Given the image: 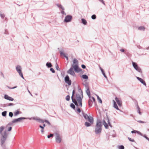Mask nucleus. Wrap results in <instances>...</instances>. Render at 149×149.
Returning a JSON list of instances; mask_svg holds the SVG:
<instances>
[{"instance_id":"f257e3e1","label":"nucleus","mask_w":149,"mask_h":149,"mask_svg":"<svg viewBox=\"0 0 149 149\" xmlns=\"http://www.w3.org/2000/svg\"><path fill=\"white\" fill-rule=\"evenodd\" d=\"M79 93H77L76 95V97H74V95L75 94V90H74L72 91V95L71 97V98L72 102L78 106V104L77 101L78 102L79 106L81 107L82 106V100L83 97V93L81 89L79 90Z\"/></svg>"},{"instance_id":"f03ea898","label":"nucleus","mask_w":149,"mask_h":149,"mask_svg":"<svg viewBox=\"0 0 149 149\" xmlns=\"http://www.w3.org/2000/svg\"><path fill=\"white\" fill-rule=\"evenodd\" d=\"M102 124L100 120H98L96 122V125L95 128V132L96 134H100L101 132L102 129Z\"/></svg>"},{"instance_id":"7ed1b4c3","label":"nucleus","mask_w":149,"mask_h":149,"mask_svg":"<svg viewBox=\"0 0 149 149\" xmlns=\"http://www.w3.org/2000/svg\"><path fill=\"white\" fill-rule=\"evenodd\" d=\"M78 61L76 59H74L72 63V67L76 72H79L81 71V69L79 68L78 66Z\"/></svg>"},{"instance_id":"20e7f679","label":"nucleus","mask_w":149,"mask_h":149,"mask_svg":"<svg viewBox=\"0 0 149 149\" xmlns=\"http://www.w3.org/2000/svg\"><path fill=\"white\" fill-rule=\"evenodd\" d=\"M15 69L16 71L18 73L19 75L23 79H24V77L22 72V68L21 66L20 65H18L16 66Z\"/></svg>"},{"instance_id":"39448f33","label":"nucleus","mask_w":149,"mask_h":149,"mask_svg":"<svg viewBox=\"0 0 149 149\" xmlns=\"http://www.w3.org/2000/svg\"><path fill=\"white\" fill-rule=\"evenodd\" d=\"M132 64L133 66L136 70L137 71H138V72L140 73H142V70H141V68H140V67H139L138 66V65L136 63L133 62H132Z\"/></svg>"},{"instance_id":"423d86ee","label":"nucleus","mask_w":149,"mask_h":149,"mask_svg":"<svg viewBox=\"0 0 149 149\" xmlns=\"http://www.w3.org/2000/svg\"><path fill=\"white\" fill-rule=\"evenodd\" d=\"M2 138L1 139V142L2 144H3L5 142L7 137V134L6 131H5L3 133L1 134Z\"/></svg>"},{"instance_id":"0eeeda50","label":"nucleus","mask_w":149,"mask_h":149,"mask_svg":"<svg viewBox=\"0 0 149 149\" xmlns=\"http://www.w3.org/2000/svg\"><path fill=\"white\" fill-rule=\"evenodd\" d=\"M55 134V139L57 143H59L61 141V138L59 134L57 133H56Z\"/></svg>"},{"instance_id":"6e6552de","label":"nucleus","mask_w":149,"mask_h":149,"mask_svg":"<svg viewBox=\"0 0 149 149\" xmlns=\"http://www.w3.org/2000/svg\"><path fill=\"white\" fill-rule=\"evenodd\" d=\"M65 81L69 86L71 84V81L70 80L69 77L68 75H67L65 77Z\"/></svg>"},{"instance_id":"1a4fd4ad","label":"nucleus","mask_w":149,"mask_h":149,"mask_svg":"<svg viewBox=\"0 0 149 149\" xmlns=\"http://www.w3.org/2000/svg\"><path fill=\"white\" fill-rule=\"evenodd\" d=\"M26 119H27V118L22 117L17 119H14L12 121V122L13 123H14L18 122H20L21 121V120H24Z\"/></svg>"},{"instance_id":"9d476101","label":"nucleus","mask_w":149,"mask_h":149,"mask_svg":"<svg viewBox=\"0 0 149 149\" xmlns=\"http://www.w3.org/2000/svg\"><path fill=\"white\" fill-rule=\"evenodd\" d=\"M73 68V67L70 68L68 71L67 73L73 76H75V74Z\"/></svg>"},{"instance_id":"9b49d317","label":"nucleus","mask_w":149,"mask_h":149,"mask_svg":"<svg viewBox=\"0 0 149 149\" xmlns=\"http://www.w3.org/2000/svg\"><path fill=\"white\" fill-rule=\"evenodd\" d=\"M72 17L70 15H67L65 17L64 22H70L72 19Z\"/></svg>"},{"instance_id":"f8f14e48","label":"nucleus","mask_w":149,"mask_h":149,"mask_svg":"<svg viewBox=\"0 0 149 149\" xmlns=\"http://www.w3.org/2000/svg\"><path fill=\"white\" fill-rule=\"evenodd\" d=\"M89 99L88 102V105L89 106L91 107L92 105L93 101L94 102L95 100V98L93 97H91L90 96V97H89Z\"/></svg>"},{"instance_id":"ddd939ff","label":"nucleus","mask_w":149,"mask_h":149,"mask_svg":"<svg viewBox=\"0 0 149 149\" xmlns=\"http://www.w3.org/2000/svg\"><path fill=\"white\" fill-rule=\"evenodd\" d=\"M4 98L6 100H9L11 101H13L14 100V99L8 96V95H5L4 96Z\"/></svg>"},{"instance_id":"4468645a","label":"nucleus","mask_w":149,"mask_h":149,"mask_svg":"<svg viewBox=\"0 0 149 149\" xmlns=\"http://www.w3.org/2000/svg\"><path fill=\"white\" fill-rule=\"evenodd\" d=\"M136 78L143 85H144L145 86H146V83L142 79L139 77H136Z\"/></svg>"},{"instance_id":"2eb2a0df","label":"nucleus","mask_w":149,"mask_h":149,"mask_svg":"<svg viewBox=\"0 0 149 149\" xmlns=\"http://www.w3.org/2000/svg\"><path fill=\"white\" fill-rule=\"evenodd\" d=\"M115 100L118 105L120 106H121L122 105V101L120 100L119 98L116 97L115 98Z\"/></svg>"},{"instance_id":"dca6fc26","label":"nucleus","mask_w":149,"mask_h":149,"mask_svg":"<svg viewBox=\"0 0 149 149\" xmlns=\"http://www.w3.org/2000/svg\"><path fill=\"white\" fill-rule=\"evenodd\" d=\"M27 119H29L30 120L33 119V120H36L37 121H38L39 122V121H41L40 120V119L39 118L37 117H31V118H27Z\"/></svg>"},{"instance_id":"f3484780","label":"nucleus","mask_w":149,"mask_h":149,"mask_svg":"<svg viewBox=\"0 0 149 149\" xmlns=\"http://www.w3.org/2000/svg\"><path fill=\"white\" fill-rule=\"evenodd\" d=\"M86 120H88L89 122L91 123V124H93V118L92 117L90 116Z\"/></svg>"},{"instance_id":"a211bd4d","label":"nucleus","mask_w":149,"mask_h":149,"mask_svg":"<svg viewBox=\"0 0 149 149\" xmlns=\"http://www.w3.org/2000/svg\"><path fill=\"white\" fill-rule=\"evenodd\" d=\"M138 29L139 30L143 31L145 30V28L144 26H142L139 27L138 28Z\"/></svg>"},{"instance_id":"6ab92c4d","label":"nucleus","mask_w":149,"mask_h":149,"mask_svg":"<svg viewBox=\"0 0 149 149\" xmlns=\"http://www.w3.org/2000/svg\"><path fill=\"white\" fill-rule=\"evenodd\" d=\"M86 93L88 96L89 97H90L91 96L90 95V92L89 90V88L86 89Z\"/></svg>"},{"instance_id":"aec40b11","label":"nucleus","mask_w":149,"mask_h":149,"mask_svg":"<svg viewBox=\"0 0 149 149\" xmlns=\"http://www.w3.org/2000/svg\"><path fill=\"white\" fill-rule=\"evenodd\" d=\"M56 5L59 8L61 9L62 10H64V8L62 6L61 4L58 3L56 4Z\"/></svg>"},{"instance_id":"412c9836","label":"nucleus","mask_w":149,"mask_h":149,"mask_svg":"<svg viewBox=\"0 0 149 149\" xmlns=\"http://www.w3.org/2000/svg\"><path fill=\"white\" fill-rule=\"evenodd\" d=\"M113 107L116 109L118 110H119V109L118 108V107L117 105L116 104V102H115V101L114 100H113Z\"/></svg>"},{"instance_id":"4be33fe9","label":"nucleus","mask_w":149,"mask_h":149,"mask_svg":"<svg viewBox=\"0 0 149 149\" xmlns=\"http://www.w3.org/2000/svg\"><path fill=\"white\" fill-rule=\"evenodd\" d=\"M100 68L102 74H103V76H104V77L106 78H107V76L106 75H105V73L104 72V71L103 70L102 68L100 67Z\"/></svg>"},{"instance_id":"5701e85b","label":"nucleus","mask_w":149,"mask_h":149,"mask_svg":"<svg viewBox=\"0 0 149 149\" xmlns=\"http://www.w3.org/2000/svg\"><path fill=\"white\" fill-rule=\"evenodd\" d=\"M21 113V112L20 111H17L14 113V116H17L18 114H19V113Z\"/></svg>"},{"instance_id":"b1692460","label":"nucleus","mask_w":149,"mask_h":149,"mask_svg":"<svg viewBox=\"0 0 149 149\" xmlns=\"http://www.w3.org/2000/svg\"><path fill=\"white\" fill-rule=\"evenodd\" d=\"M136 108H137V112L140 115H141V113L140 111V108L139 107L138 104H137L136 105Z\"/></svg>"},{"instance_id":"393cba45","label":"nucleus","mask_w":149,"mask_h":149,"mask_svg":"<svg viewBox=\"0 0 149 149\" xmlns=\"http://www.w3.org/2000/svg\"><path fill=\"white\" fill-rule=\"evenodd\" d=\"M103 124L104 125V127L106 129H108V125L106 123V122L104 120H103Z\"/></svg>"},{"instance_id":"a878e982","label":"nucleus","mask_w":149,"mask_h":149,"mask_svg":"<svg viewBox=\"0 0 149 149\" xmlns=\"http://www.w3.org/2000/svg\"><path fill=\"white\" fill-rule=\"evenodd\" d=\"M83 116L84 117V118L86 120H87V119H88V118L90 116H88L87 115V114L85 113H83Z\"/></svg>"},{"instance_id":"bb28decb","label":"nucleus","mask_w":149,"mask_h":149,"mask_svg":"<svg viewBox=\"0 0 149 149\" xmlns=\"http://www.w3.org/2000/svg\"><path fill=\"white\" fill-rule=\"evenodd\" d=\"M46 66L48 68H51L52 65L50 63L47 62L46 64Z\"/></svg>"},{"instance_id":"cd10ccee","label":"nucleus","mask_w":149,"mask_h":149,"mask_svg":"<svg viewBox=\"0 0 149 149\" xmlns=\"http://www.w3.org/2000/svg\"><path fill=\"white\" fill-rule=\"evenodd\" d=\"M91 123L86 122L85 123V125L86 127H89L91 126V125H92Z\"/></svg>"},{"instance_id":"c85d7f7f","label":"nucleus","mask_w":149,"mask_h":149,"mask_svg":"<svg viewBox=\"0 0 149 149\" xmlns=\"http://www.w3.org/2000/svg\"><path fill=\"white\" fill-rule=\"evenodd\" d=\"M81 77L83 79H88V76L86 74H83L81 76Z\"/></svg>"},{"instance_id":"c756f323","label":"nucleus","mask_w":149,"mask_h":149,"mask_svg":"<svg viewBox=\"0 0 149 149\" xmlns=\"http://www.w3.org/2000/svg\"><path fill=\"white\" fill-rule=\"evenodd\" d=\"M82 23L84 25H86L87 23L86 21L84 19H81Z\"/></svg>"},{"instance_id":"7c9ffc66","label":"nucleus","mask_w":149,"mask_h":149,"mask_svg":"<svg viewBox=\"0 0 149 149\" xmlns=\"http://www.w3.org/2000/svg\"><path fill=\"white\" fill-rule=\"evenodd\" d=\"M7 113V112L6 111L3 112L1 113L2 115L4 117L6 116Z\"/></svg>"},{"instance_id":"2f4dec72","label":"nucleus","mask_w":149,"mask_h":149,"mask_svg":"<svg viewBox=\"0 0 149 149\" xmlns=\"http://www.w3.org/2000/svg\"><path fill=\"white\" fill-rule=\"evenodd\" d=\"M141 136L145 138L146 139L148 140V141H149V138L146 135L143 134H142Z\"/></svg>"},{"instance_id":"473e14b6","label":"nucleus","mask_w":149,"mask_h":149,"mask_svg":"<svg viewBox=\"0 0 149 149\" xmlns=\"http://www.w3.org/2000/svg\"><path fill=\"white\" fill-rule=\"evenodd\" d=\"M97 100L98 102L100 103H102V101L101 99L97 95Z\"/></svg>"},{"instance_id":"72a5a7b5","label":"nucleus","mask_w":149,"mask_h":149,"mask_svg":"<svg viewBox=\"0 0 149 149\" xmlns=\"http://www.w3.org/2000/svg\"><path fill=\"white\" fill-rule=\"evenodd\" d=\"M4 128V127L3 126L0 127V134H1V132L3 130Z\"/></svg>"},{"instance_id":"f704fd0d","label":"nucleus","mask_w":149,"mask_h":149,"mask_svg":"<svg viewBox=\"0 0 149 149\" xmlns=\"http://www.w3.org/2000/svg\"><path fill=\"white\" fill-rule=\"evenodd\" d=\"M118 149H124V147L123 145H121L118 146Z\"/></svg>"},{"instance_id":"c9c22d12","label":"nucleus","mask_w":149,"mask_h":149,"mask_svg":"<svg viewBox=\"0 0 149 149\" xmlns=\"http://www.w3.org/2000/svg\"><path fill=\"white\" fill-rule=\"evenodd\" d=\"M96 18V16L95 15H93L91 16V18L93 19H95Z\"/></svg>"},{"instance_id":"e433bc0d","label":"nucleus","mask_w":149,"mask_h":149,"mask_svg":"<svg viewBox=\"0 0 149 149\" xmlns=\"http://www.w3.org/2000/svg\"><path fill=\"white\" fill-rule=\"evenodd\" d=\"M55 67H56V70H60V68H59V67L57 65V63H56Z\"/></svg>"},{"instance_id":"4c0bfd02","label":"nucleus","mask_w":149,"mask_h":149,"mask_svg":"<svg viewBox=\"0 0 149 149\" xmlns=\"http://www.w3.org/2000/svg\"><path fill=\"white\" fill-rule=\"evenodd\" d=\"M70 106L73 109H74L75 108V106L73 103L71 104Z\"/></svg>"},{"instance_id":"58836bf2","label":"nucleus","mask_w":149,"mask_h":149,"mask_svg":"<svg viewBox=\"0 0 149 149\" xmlns=\"http://www.w3.org/2000/svg\"><path fill=\"white\" fill-rule=\"evenodd\" d=\"M65 99L66 100L69 101L70 99V97L69 95H67Z\"/></svg>"},{"instance_id":"ea45409f","label":"nucleus","mask_w":149,"mask_h":149,"mask_svg":"<svg viewBox=\"0 0 149 149\" xmlns=\"http://www.w3.org/2000/svg\"><path fill=\"white\" fill-rule=\"evenodd\" d=\"M84 86H85L86 89L89 88L88 84L87 83H86V84H84Z\"/></svg>"},{"instance_id":"a19ab883","label":"nucleus","mask_w":149,"mask_h":149,"mask_svg":"<svg viewBox=\"0 0 149 149\" xmlns=\"http://www.w3.org/2000/svg\"><path fill=\"white\" fill-rule=\"evenodd\" d=\"M63 10H62L61 11V12L62 15H66V13Z\"/></svg>"},{"instance_id":"79ce46f5","label":"nucleus","mask_w":149,"mask_h":149,"mask_svg":"<svg viewBox=\"0 0 149 149\" xmlns=\"http://www.w3.org/2000/svg\"><path fill=\"white\" fill-rule=\"evenodd\" d=\"M13 114L12 112H10L9 114V116L11 117H13Z\"/></svg>"},{"instance_id":"37998d69","label":"nucleus","mask_w":149,"mask_h":149,"mask_svg":"<svg viewBox=\"0 0 149 149\" xmlns=\"http://www.w3.org/2000/svg\"><path fill=\"white\" fill-rule=\"evenodd\" d=\"M53 134H51L47 136V138H49L51 137H53Z\"/></svg>"},{"instance_id":"c03bdc74","label":"nucleus","mask_w":149,"mask_h":149,"mask_svg":"<svg viewBox=\"0 0 149 149\" xmlns=\"http://www.w3.org/2000/svg\"><path fill=\"white\" fill-rule=\"evenodd\" d=\"M59 52L61 55H63L64 56H65V54L63 52V51H60Z\"/></svg>"},{"instance_id":"a18cd8bd","label":"nucleus","mask_w":149,"mask_h":149,"mask_svg":"<svg viewBox=\"0 0 149 149\" xmlns=\"http://www.w3.org/2000/svg\"><path fill=\"white\" fill-rule=\"evenodd\" d=\"M128 139L131 142H134V140L133 139H131L129 137H128Z\"/></svg>"},{"instance_id":"49530a36","label":"nucleus","mask_w":149,"mask_h":149,"mask_svg":"<svg viewBox=\"0 0 149 149\" xmlns=\"http://www.w3.org/2000/svg\"><path fill=\"white\" fill-rule=\"evenodd\" d=\"M14 104L12 103H10L8 104V106H14Z\"/></svg>"},{"instance_id":"de8ad7c7","label":"nucleus","mask_w":149,"mask_h":149,"mask_svg":"<svg viewBox=\"0 0 149 149\" xmlns=\"http://www.w3.org/2000/svg\"><path fill=\"white\" fill-rule=\"evenodd\" d=\"M50 70L53 73H54L55 72V70H54L52 68H51L50 69Z\"/></svg>"},{"instance_id":"09e8293b","label":"nucleus","mask_w":149,"mask_h":149,"mask_svg":"<svg viewBox=\"0 0 149 149\" xmlns=\"http://www.w3.org/2000/svg\"><path fill=\"white\" fill-rule=\"evenodd\" d=\"M136 133H137L138 134H139L141 136L142 134L141 132L137 131Z\"/></svg>"},{"instance_id":"8fccbe9b","label":"nucleus","mask_w":149,"mask_h":149,"mask_svg":"<svg viewBox=\"0 0 149 149\" xmlns=\"http://www.w3.org/2000/svg\"><path fill=\"white\" fill-rule=\"evenodd\" d=\"M12 129V127H9L8 128V131H10Z\"/></svg>"},{"instance_id":"3c124183","label":"nucleus","mask_w":149,"mask_h":149,"mask_svg":"<svg viewBox=\"0 0 149 149\" xmlns=\"http://www.w3.org/2000/svg\"><path fill=\"white\" fill-rule=\"evenodd\" d=\"M104 5H105V3L104 2V1H103V0H99Z\"/></svg>"},{"instance_id":"603ef678","label":"nucleus","mask_w":149,"mask_h":149,"mask_svg":"<svg viewBox=\"0 0 149 149\" xmlns=\"http://www.w3.org/2000/svg\"><path fill=\"white\" fill-rule=\"evenodd\" d=\"M137 131L136 130H133L131 132L132 133H136Z\"/></svg>"},{"instance_id":"864d4df0","label":"nucleus","mask_w":149,"mask_h":149,"mask_svg":"<svg viewBox=\"0 0 149 149\" xmlns=\"http://www.w3.org/2000/svg\"><path fill=\"white\" fill-rule=\"evenodd\" d=\"M45 122L47 123V124H48L49 125H50V123L48 120H45Z\"/></svg>"},{"instance_id":"5fc2aeb1","label":"nucleus","mask_w":149,"mask_h":149,"mask_svg":"<svg viewBox=\"0 0 149 149\" xmlns=\"http://www.w3.org/2000/svg\"><path fill=\"white\" fill-rule=\"evenodd\" d=\"M137 121L139 123H144V122L142 121H141V120H138Z\"/></svg>"},{"instance_id":"6e6d98bb","label":"nucleus","mask_w":149,"mask_h":149,"mask_svg":"<svg viewBox=\"0 0 149 149\" xmlns=\"http://www.w3.org/2000/svg\"><path fill=\"white\" fill-rule=\"evenodd\" d=\"M81 67L83 69H85L86 68V67L85 65H81Z\"/></svg>"},{"instance_id":"4d7b16f0","label":"nucleus","mask_w":149,"mask_h":149,"mask_svg":"<svg viewBox=\"0 0 149 149\" xmlns=\"http://www.w3.org/2000/svg\"><path fill=\"white\" fill-rule=\"evenodd\" d=\"M120 51L121 52H125V50H124V49H120Z\"/></svg>"},{"instance_id":"13d9d810","label":"nucleus","mask_w":149,"mask_h":149,"mask_svg":"<svg viewBox=\"0 0 149 149\" xmlns=\"http://www.w3.org/2000/svg\"><path fill=\"white\" fill-rule=\"evenodd\" d=\"M77 111L79 112V113H80L81 112V110L80 109H79V108H78L77 109Z\"/></svg>"},{"instance_id":"bf43d9fd","label":"nucleus","mask_w":149,"mask_h":149,"mask_svg":"<svg viewBox=\"0 0 149 149\" xmlns=\"http://www.w3.org/2000/svg\"><path fill=\"white\" fill-rule=\"evenodd\" d=\"M40 120H41V121H39V122H40V123H43L44 122V121L42 120H41V119H40Z\"/></svg>"},{"instance_id":"052dcab7","label":"nucleus","mask_w":149,"mask_h":149,"mask_svg":"<svg viewBox=\"0 0 149 149\" xmlns=\"http://www.w3.org/2000/svg\"><path fill=\"white\" fill-rule=\"evenodd\" d=\"M64 56L66 58L67 60H68V56H65V55Z\"/></svg>"},{"instance_id":"680f3d73","label":"nucleus","mask_w":149,"mask_h":149,"mask_svg":"<svg viewBox=\"0 0 149 149\" xmlns=\"http://www.w3.org/2000/svg\"><path fill=\"white\" fill-rule=\"evenodd\" d=\"M39 127L42 128V129H44V127L42 126H41V125H39Z\"/></svg>"},{"instance_id":"e2e57ef3","label":"nucleus","mask_w":149,"mask_h":149,"mask_svg":"<svg viewBox=\"0 0 149 149\" xmlns=\"http://www.w3.org/2000/svg\"><path fill=\"white\" fill-rule=\"evenodd\" d=\"M107 122L109 125V124H111L109 120L108 119H107Z\"/></svg>"},{"instance_id":"0e129e2a","label":"nucleus","mask_w":149,"mask_h":149,"mask_svg":"<svg viewBox=\"0 0 149 149\" xmlns=\"http://www.w3.org/2000/svg\"><path fill=\"white\" fill-rule=\"evenodd\" d=\"M5 34H8V32L7 31H5V32L4 33Z\"/></svg>"},{"instance_id":"69168bd1","label":"nucleus","mask_w":149,"mask_h":149,"mask_svg":"<svg viewBox=\"0 0 149 149\" xmlns=\"http://www.w3.org/2000/svg\"><path fill=\"white\" fill-rule=\"evenodd\" d=\"M41 132L42 133H43V132H44V130H43V129H42V130H41Z\"/></svg>"},{"instance_id":"338daca9","label":"nucleus","mask_w":149,"mask_h":149,"mask_svg":"<svg viewBox=\"0 0 149 149\" xmlns=\"http://www.w3.org/2000/svg\"><path fill=\"white\" fill-rule=\"evenodd\" d=\"M17 86H15L14 87H12V89H14V88H17Z\"/></svg>"},{"instance_id":"774afa93","label":"nucleus","mask_w":149,"mask_h":149,"mask_svg":"<svg viewBox=\"0 0 149 149\" xmlns=\"http://www.w3.org/2000/svg\"><path fill=\"white\" fill-rule=\"evenodd\" d=\"M8 88L10 89H12V88L10 87H8Z\"/></svg>"}]
</instances>
